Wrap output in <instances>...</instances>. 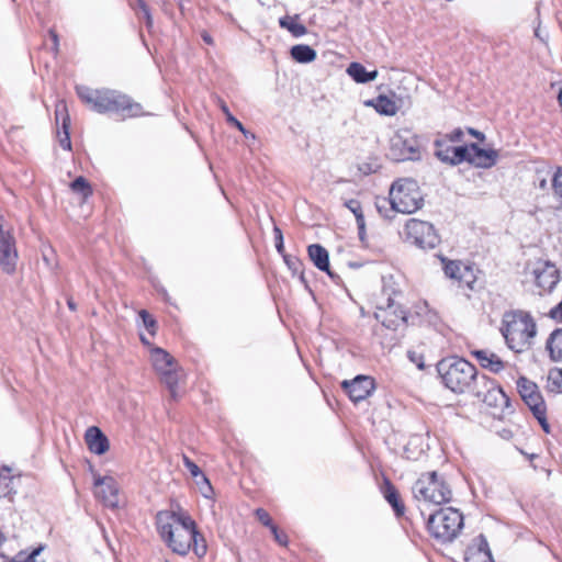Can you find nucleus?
Segmentation results:
<instances>
[{
  "label": "nucleus",
  "mask_w": 562,
  "mask_h": 562,
  "mask_svg": "<svg viewBox=\"0 0 562 562\" xmlns=\"http://www.w3.org/2000/svg\"><path fill=\"white\" fill-rule=\"evenodd\" d=\"M79 99L100 114H115L121 120L137 117L144 114L140 103L130 95L113 89H91L85 86L77 87Z\"/></svg>",
  "instance_id": "obj_1"
},
{
  "label": "nucleus",
  "mask_w": 562,
  "mask_h": 562,
  "mask_svg": "<svg viewBox=\"0 0 562 562\" xmlns=\"http://www.w3.org/2000/svg\"><path fill=\"white\" fill-rule=\"evenodd\" d=\"M437 371L445 386L453 393H473L480 385L477 369L463 358L442 359L437 363Z\"/></svg>",
  "instance_id": "obj_2"
},
{
  "label": "nucleus",
  "mask_w": 562,
  "mask_h": 562,
  "mask_svg": "<svg viewBox=\"0 0 562 562\" xmlns=\"http://www.w3.org/2000/svg\"><path fill=\"white\" fill-rule=\"evenodd\" d=\"M501 333L507 347L519 353L531 348L537 335V325L528 312L510 311L503 315Z\"/></svg>",
  "instance_id": "obj_3"
},
{
  "label": "nucleus",
  "mask_w": 562,
  "mask_h": 562,
  "mask_svg": "<svg viewBox=\"0 0 562 562\" xmlns=\"http://www.w3.org/2000/svg\"><path fill=\"white\" fill-rule=\"evenodd\" d=\"M157 529L168 548L179 555L184 557L193 550L198 558H203L207 552L206 540L201 532L173 528L171 521H165L162 514L157 516Z\"/></svg>",
  "instance_id": "obj_4"
},
{
  "label": "nucleus",
  "mask_w": 562,
  "mask_h": 562,
  "mask_svg": "<svg viewBox=\"0 0 562 562\" xmlns=\"http://www.w3.org/2000/svg\"><path fill=\"white\" fill-rule=\"evenodd\" d=\"M412 493L417 502L442 505L451 502L452 490L443 475L436 471L422 473L413 484Z\"/></svg>",
  "instance_id": "obj_5"
},
{
  "label": "nucleus",
  "mask_w": 562,
  "mask_h": 562,
  "mask_svg": "<svg viewBox=\"0 0 562 562\" xmlns=\"http://www.w3.org/2000/svg\"><path fill=\"white\" fill-rule=\"evenodd\" d=\"M392 209L404 214H412L422 209L424 196L416 180L403 178L394 181L389 192Z\"/></svg>",
  "instance_id": "obj_6"
},
{
  "label": "nucleus",
  "mask_w": 562,
  "mask_h": 562,
  "mask_svg": "<svg viewBox=\"0 0 562 562\" xmlns=\"http://www.w3.org/2000/svg\"><path fill=\"white\" fill-rule=\"evenodd\" d=\"M427 528L438 541L451 542L463 528V515L459 509L452 507L440 508L429 515Z\"/></svg>",
  "instance_id": "obj_7"
},
{
  "label": "nucleus",
  "mask_w": 562,
  "mask_h": 562,
  "mask_svg": "<svg viewBox=\"0 0 562 562\" xmlns=\"http://www.w3.org/2000/svg\"><path fill=\"white\" fill-rule=\"evenodd\" d=\"M420 143L417 134L411 128H400L390 140V156L395 161L415 160L419 158Z\"/></svg>",
  "instance_id": "obj_8"
},
{
  "label": "nucleus",
  "mask_w": 562,
  "mask_h": 562,
  "mask_svg": "<svg viewBox=\"0 0 562 562\" xmlns=\"http://www.w3.org/2000/svg\"><path fill=\"white\" fill-rule=\"evenodd\" d=\"M406 240L420 249H434L440 243L434 225L429 222L411 218L405 224Z\"/></svg>",
  "instance_id": "obj_9"
},
{
  "label": "nucleus",
  "mask_w": 562,
  "mask_h": 562,
  "mask_svg": "<svg viewBox=\"0 0 562 562\" xmlns=\"http://www.w3.org/2000/svg\"><path fill=\"white\" fill-rule=\"evenodd\" d=\"M396 294L391 296L387 294L382 302L375 306L374 317L385 328L396 330L401 324L406 323L407 313L402 305L396 301Z\"/></svg>",
  "instance_id": "obj_10"
},
{
  "label": "nucleus",
  "mask_w": 562,
  "mask_h": 562,
  "mask_svg": "<svg viewBox=\"0 0 562 562\" xmlns=\"http://www.w3.org/2000/svg\"><path fill=\"white\" fill-rule=\"evenodd\" d=\"M490 407L509 408V397L496 382L485 374L480 376V385L472 393Z\"/></svg>",
  "instance_id": "obj_11"
},
{
  "label": "nucleus",
  "mask_w": 562,
  "mask_h": 562,
  "mask_svg": "<svg viewBox=\"0 0 562 562\" xmlns=\"http://www.w3.org/2000/svg\"><path fill=\"white\" fill-rule=\"evenodd\" d=\"M19 254L16 241L10 229H4L3 217L0 216V268L7 274L16 270Z\"/></svg>",
  "instance_id": "obj_12"
},
{
  "label": "nucleus",
  "mask_w": 562,
  "mask_h": 562,
  "mask_svg": "<svg viewBox=\"0 0 562 562\" xmlns=\"http://www.w3.org/2000/svg\"><path fill=\"white\" fill-rule=\"evenodd\" d=\"M340 386L353 403H358L372 394L375 381L370 375L359 374L352 380H344Z\"/></svg>",
  "instance_id": "obj_13"
},
{
  "label": "nucleus",
  "mask_w": 562,
  "mask_h": 562,
  "mask_svg": "<svg viewBox=\"0 0 562 562\" xmlns=\"http://www.w3.org/2000/svg\"><path fill=\"white\" fill-rule=\"evenodd\" d=\"M533 281L543 291H552L559 282V270L549 261H538L531 270Z\"/></svg>",
  "instance_id": "obj_14"
},
{
  "label": "nucleus",
  "mask_w": 562,
  "mask_h": 562,
  "mask_svg": "<svg viewBox=\"0 0 562 562\" xmlns=\"http://www.w3.org/2000/svg\"><path fill=\"white\" fill-rule=\"evenodd\" d=\"M94 495L104 506L116 508L119 506V488L113 477L95 476Z\"/></svg>",
  "instance_id": "obj_15"
},
{
  "label": "nucleus",
  "mask_w": 562,
  "mask_h": 562,
  "mask_svg": "<svg viewBox=\"0 0 562 562\" xmlns=\"http://www.w3.org/2000/svg\"><path fill=\"white\" fill-rule=\"evenodd\" d=\"M517 390L521 400L532 413L536 412V408H543L546 406L544 400L535 382L520 376L517 380Z\"/></svg>",
  "instance_id": "obj_16"
},
{
  "label": "nucleus",
  "mask_w": 562,
  "mask_h": 562,
  "mask_svg": "<svg viewBox=\"0 0 562 562\" xmlns=\"http://www.w3.org/2000/svg\"><path fill=\"white\" fill-rule=\"evenodd\" d=\"M464 562H494L484 535H479L468 546L464 552Z\"/></svg>",
  "instance_id": "obj_17"
},
{
  "label": "nucleus",
  "mask_w": 562,
  "mask_h": 562,
  "mask_svg": "<svg viewBox=\"0 0 562 562\" xmlns=\"http://www.w3.org/2000/svg\"><path fill=\"white\" fill-rule=\"evenodd\" d=\"M307 255L314 266L326 272L334 282L337 283L340 280V277L330 270L329 254L325 247L319 244H312L307 247Z\"/></svg>",
  "instance_id": "obj_18"
},
{
  "label": "nucleus",
  "mask_w": 562,
  "mask_h": 562,
  "mask_svg": "<svg viewBox=\"0 0 562 562\" xmlns=\"http://www.w3.org/2000/svg\"><path fill=\"white\" fill-rule=\"evenodd\" d=\"M55 120L56 123H61V132L58 130L57 135L59 138V144L64 149L70 150L71 149V142H70V134H69V127H70V117L67 111V104L65 101H58L55 106Z\"/></svg>",
  "instance_id": "obj_19"
},
{
  "label": "nucleus",
  "mask_w": 562,
  "mask_h": 562,
  "mask_svg": "<svg viewBox=\"0 0 562 562\" xmlns=\"http://www.w3.org/2000/svg\"><path fill=\"white\" fill-rule=\"evenodd\" d=\"M85 440L88 449L98 456L104 454L110 448L109 439L97 426L87 429Z\"/></svg>",
  "instance_id": "obj_20"
},
{
  "label": "nucleus",
  "mask_w": 562,
  "mask_h": 562,
  "mask_svg": "<svg viewBox=\"0 0 562 562\" xmlns=\"http://www.w3.org/2000/svg\"><path fill=\"white\" fill-rule=\"evenodd\" d=\"M470 164L480 168H491L498 159V151L495 149H483L477 144H471Z\"/></svg>",
  "instance_id": "obj_21"
},
{
  "label": "nucleus",
  "mask_w": 562,
  "mask_h": 562,
  "mask_svg": "<svg viewBox=\"0 0 562 562\" xmlns=\"http://www.w3.org/2000/svg\"><path fill=\"white\" fill-rule=\"evenodd\" d=\"M381 492L386 502L392 506L396 517H402L405 514V505L397 488L387 477L383 480Z\"/></svg>",
  "instance_id": "obj_22"
},
{
  "label": "nucleus",
  "mask_w": 562,
  "mask_h": 562,
  "mask_svg": "<svg viewBox=\"0 0 562 562\" xmlns=\"http://www.w3.org/2000/svg\"><path fill=\"white\" fill-rule=\"evenodd\" d=\"M183 464L190 474L196 479V484L200 485L202 495L204 497H210L213 493V487L201 469L187 456H183Z\"/></svg>",
  "instance_id": "obj_23"
},
{
  "label": "nucleus",
  "mask_w": 562,
  "mask_h": 562,
  "mask_svg": "<svg viewBox=\"0 0 562 562\" xmlns=\"http://www.w3.org/2000/svg\"><path fill=\"white\" fill-rule=\"evenodd\" d=\"M472 355L476 358L482 368L488 369L493 373H498L505 368L503 360L493 352L487 350H474Z\"/></svg>",
  "instance_id": "obj_24"
},
{
  "label": "nucleus",
  "mask_w": 562,
  "mask_h": 562,
  "mask_svg": "<svg viewBox=\"0 0 562 562\" xmlns=\"http://www.w3.org/2000/svg\"><path fill=\"white\" fill-rule=\"evenodd\" d=\"M151 361L158 374L177 366L175 358L166 350L158 347L151 351Z\"/></svg>",
  "instance_id": "obj_25"
},
{
  "label": "nucleus",
  "mask_w": 562,
  "mask_h": 562,
  "mask_svg": "<svg viewBox=\"0 0 562 562\" xmlns=\"http://www.w3.org/2000/svg\"><path fill=\"white\" fill-rule=\"evenodd\" d=\"M347 74L358 83H367L378 77V70L368 71L362 64L356 61L348 66Z\"/></svg>",
  "instance_id": "obj_26"
},
{
  "label": "nucleus",
  "mask_w": 562,
  "mask_h": 562,
  "mask_svg": "<svg viewBox=\"0 0 562 562\" xmlns=\"http://www.w3.org/2000/svg\"><path fill=\"white\" fill-rule=\"evenodd\" d=\"M550 358L553 361H562V328L553 330L546 344Z\"/></svg>",
  "instance_id": "obj_27"
},
{
  "label": "nucleus",
  "mask_w": 562,
  "mask_h": 562,
  "mask_svg": "<svg viewBox=\"0 0 562 562\" xmlns=\"http://www.w3.org/2000/svg\"><path fill=\"white\" fill-rule=\"evenodd\" d=\"M291 57L301 64H308L316 59L317 54L314 48L305 44H297L291 47Z\"/></svg>",
  "instance_id": "obj_28"
},
{
  "label": "nucleus",
  "mask_w": 562,
  "mask_h": 562,
  "mask_svg": "<svg viewBox=\"0 0 562 562\" xmlns=\"http://www.w3.org/2000/svg\"><path fill=\"white\" fill-rule=\"evenodd\" d=\"M367 104L372 105L382 115L393 116L397 112L396 103L386 95H379Z\"/></svg>",
  "instance_id": "obj_29"
},
{
  "label": "nucleus",
  "mask_w": 562,
  "mask_h": 562,
  "mask_svg": "<svg viewBox=\"0 0 562 562\" xmlns=\"http://www.w3.org/2000/svg\"><path fill=\"white\" fill-rule=\"evenodd\" d=\"M279 24L282 29L288 30L294 37H300L307 33L306 26L299 22V15H285L279 20Z\"/></svg>",
  "instance_id": "obj_30"
},
{
  "label": "nucleus",
  "mask_w": 562,
  "mask_h": 562,
  "mask_svg": "<svg viewBox=\"0 0 562 562\" xmlns=\"http://www.w3.org/2000/svg\"><path fill=\"white\" fill-rule=\"evenodd\" d=\"M165 521H171L173 524V528H183L188 531H199L196 529L195 521L188 515L184 514H166L164 515Z\"/></svg>",
  "instance_id": "obj_31"
},
{
  "label": "nucleus",
  "mask_w": 562,
  "mask_h": 562,
  "mask_svg": "<svg viewBox=\"0 0 562 562\" xmlns=\"http://www.w3.org/2000/svg\"><path fill=\"white\" fill-rule=\"evenodd\" d=\"M161 382L168 387L170 396L175 400L177 397L178 386V371L177 366L170 368V370L162 371L159 373Z\"/></svg>",
  "instance_id": "obj_32"
},
{
  "label": "nucleus",
  "mask_w": 562,
  "mask_h": 562,
  "mask_svg": "<svg viewBox=\"0 0 562 562\" xmlns=\"http://www.w3.org/2000/svg\"><path fill=\"white\" fill-rule=\"evenodd\" d=\"M13 481L14 477L10 474V470L3 468L0 471V497L11 498L15 494Z\"/></svg>",
  "instance_id": "obj_33"
},
{
  "label": "nucleus",
  "mask_w": 562,
  "mask_h": 562,
  "mask_svg": "<svg viewBox=\"0 0 562 562\" xmlns=\"http://www.w3.org/2000/svg\"><path fill=\"white\" fill-rule=\"evenodd\" d=\"M442 269L445 276L451 280H454L457 283L459 281V276L461 274L464 263L459 260H449L445 257H441Z\"/></svg>",
  "instance_id": "obj_34"
},
{
  "label": "nucleus",
  "mask_w": 562,
  "mask_h": 562,
  "mask_svg": "<svg viewBox=\"0 0 562 562\" xmlns=\"http://www.w3.org/2000/svg\"><path fill=\"white\" fill-rule=\"evenodd\" d=\"M462 272L459 276L458 285L462 289H469L471 291L474 290V284L476 282V276L473 267L469 265H464Z\"/></svg>",
  "instance_id": "obj_35"
},
{
  "label": "nucleus",
  "mask_w": 562,
  "mask_h": 562,
  "mask_svg": "<svg viewBox=\"0 0 562 562\" xmlns=\"http://www.w3.org/2000/svg\"><path fill=\"white\" fill-rule=\"evenodd\" d=\"M434 146H435V156L440 161L450 165L453 147L448 146L446 139H441V138L435 139Z\"/></svg>",
  "instance_id": "obj_36"
},
{
  "label": "nucleus",
  "mask_w": 562,
  "mask_h": 562,
  "mask_svg": "<svg viewBox=\"0 0 562 562\" xmlns=\"http://www.w3.org/2000/svg\"><path fill=\"white\" fill-rule=\"evenodd\" d=\"M70 189L72 192L80 194L83 200H87L90 195H92V188L90 183L86 180V178L81 176L77 177L70 183Z\"/></svg>",
  "instance_id": "obj_37"
},
{
  "label": "nucleus",
  "mask_w": 562,
  "mask_h": 562,
  "mask_svg": "<svg viewBox=\"0 0 562 562\" xmlns=\"http://www.w3.org/2000/svg\"><path fill=\"white\" fill-rule=\"evenodd\" d=\"M471 144L469 146H458L453 147L450 165L456 166L463 161L470 162L471 159Z\"/></svg>",
  "instance_id": "obj_38"
},
{
  "label": "nucleus",
  "mask_w": 562,
  "mask_h": 562,
  "mask_svg": "<svg viewBox=\"0 0 562 562\" xmlns=\"http://www.w3.org/2000/svg\"><path fill=\"white\" fill-rule=\"evenodd\" d=\"M221 109L223 111V113L225 114L226 116V121L235 126L236 128H238L244 135L245 137H250L252 139H255V135L252 133H250L249 131H247L245 128V126L241 124V122H239L231 112H229V109L228 106L226 105V103L224 101L221 102Z\"/></svg>",
  "instance_id": "obj_39"
},
{
  "label": "nucleus",
  "mask_w": 562,
  "mask_h": 562,
  "mask_svg": "<svg viewBox=\"0 0 562 562\" xmlns=\"http://www.w3.org/2000/svg\"><path fill=\"white\" fill-rule=\"evenodd\" d=\"M283 260L285 262V265L288 266V268L293 272V273H297V272H301V277L300 279L302 281H305L304 279V274L303 272L301 271L302 270V262L301 260L295 257V256H291V255H283Z\"/></svg>",
  "instance_id": "obj_40"
},
{
  "label": "nucleus",
  "mask_w": 562,
  "mask_h": 562,
  "mask_svg": "<svg viewBox=\"0 0 562 562\" xmlns=\"http://www.w3.org/2000/svg\"><path fill=\"white\" fill-rule=\"evenodd\" d=\"M344 205L355 215L356 222L362 223L364 215L362 212L361 203L356 199H350L344 203Z\"/></svg>",
  "instance_id": "obj_41"
},
{
  "label": "nucleus",
  "mask_w": 562,
  "mask_h": 562,
  "mask_svg": "<svg viewBox=\"0 0 562 562\" xmlns=\"http://www.w3.org/2000/svg\"><path fill=\"white\" fill-rule=\"evenodd\" d=\"M552 189L554 195L561 201L562 206V168H558L552 179Z\"/></svg>",
  "instance_id": "obj_42"
},
{
  "label": "nucleus",
  "mask_w": 562,
  "mask_h": 562,
  "mask_svg": "<svg viewBox=\"0 0 562 562\" xmlns=\"http://www.w3.org/2000/svg\"><path fill=\"white\" fill-rule=\"evenodd\" d=\"M532 415L539 422L542 430L546 434H550V425L547 420V406L543 408H536V412H533Z\"/></svg>",
  "instance_id": "obj_43"
},
{
  "label": "nucleus",
  "mask_w": 562,
  "mask_h": 562,
  "mask_svg": "<svg viewBox=\"0 0 562 562\" xmlns=\"http://www.w3.org/2000/svg\"><path fill=\"white\" fill-rule=\"evenodd\" d=\"M43 547L35 548L30 554L24 555L20 552L14 559L8 560V562H36V557L42 552Z\"/></svg>",
  "instance_id": "obj_44"
},
{
  "label": "nucleus",
  "mask_w": 562,
  "mask_h": 562,
  "mask_svg": "<svg viewBox=\"0 0 562 562\" xmlns=\"http://www.w3.org/2000/svg\"><path fill=\"white\" fill-rule=\"evenodd\" d=\"M139 316L142 317L143 319V323L146 327V329L150 333V334H154L155 333V328H156V321L155 318L145 310H142L139 312Z\"/></svg>",
  "instance_id": "obj_45"
},
{
  "label": "nucleus",
  "mask_w": 562,
  "mask_h": 562,
  "mask_svg": "<svg viewBox=\"0 0 562 562\" xmlns=\"http://www.w3.org/2000/svg\"><path fill=\"white\" fill-rule=\"evenodd\" d=\"M273 235H274V245H276L277 251L281 256L285 255L284 244H283V234H282V231L278 226L273 227Z\"/></svg>",
  "instance_id": "obj_46"
},
{
  "label": "nucleus",
  "mask_w": 562,
  "mask_h": 562,
  "mask_svg": "<svg viewBox=\"0 0 562 562\" xmlns=\"http://www.w3.org/2000/svg\"><path fill=\"white\" fill-rule=\"evenodd\" d=\"M549 380L560 392H562V369L554 368L550 370Z\"/></svg>",
  "instance_id": "obj_47"
},
{
  "label": "nucleus",
  "mask_w": 562,
  "mask_h": 562,
  "mask_svg": "<svg viewBox=\"0 0 562 562\" xmlns=\"http://www.w3.org/2000/svg\"><path fill=\"white\" fill-rule=\"evenodd\" d=\"M255 515L257 519L269 529L274 526L272 518L270 517L269 513L263 508H258L255 512Z\"/></svg>",
  "instance_id": "obj_48"
},
{
  "label": "nucleus",
  "mask_w": 562,
  "mask_h": 562,
  "mask_svg": "<svg viewBox=\"0 0 562 562\" xmlns=\"http://www.w3.org/2000/svg\"><path fill=\"white\" fill-rule=\"evenodd\" d=\"M270 531L273 535L274 540L279 544H281V546L288 544V536L284 532L280 531L276 525L270 528Z\"/></svg>",
  "instance_id": "obj_49"
},
{
  "label": "nucleus",
  "mask_w": 562,
  "mask_h": 562,
  "mask_svg": "<svg viewBox=\"0 0 562 562\" xmlns=\"http://www.w3.org/2000/svg\"><path fill=\"white\" fill-rule=\"evenodd\" d=\"M463 138V131L458 127L453 130L451 133L446 134L442 139L449 140V142H461Z\"/></svg>",
  "instance_id": "obj_50"
},
{
  "label": "nucleus",
  "mask_w": 562,
  "mask_h": 562,
  "mask_svg": "<svg viewBox=\"0 0 562 562\" xmlns=\"http://www.w3.org/2000/svg\"><path fill=\"white\" fill-rule=\"evenodd\" d=\"M139 19H144L145 20V25L148 30H150L153 27V16H151V13H150V10H149V7H147L145 10H142L139 12V15H138Z\"/></svg>",
  "instance_id": "obj_51"
},
{
  "label": "nucleus",
  "mask_w": 562,
  "mask_h": 562,
  "mask_svg": "<svg viewBox=\"0 0 562 562\" xmlns=\"http://www.w3.org/2000/svg\"><path fill=\"white\" fill-rule=\"evenodd\" d=\"M549 316L555 321L562 322V301L550 310Z\"/></svg>",
  "instance_id": "obj_52"
},
{
  "label": "nucleus",
  "mask_w": 562,
  "mask_h": 562,
  "mask_svg": "<svg viewBox=\"0 0 562 562\" xmlns=\"http://www.w3.org/2000/svg\"><path fill=\"white\" fill-rule=\"evenodd\" d=\"M131 8L139 15L142 10H145L148 5L144 0H130Z\"/></svg>",
  "instance_id": "obj_53"
},
{
  "label": "nucleus",
  "mask_w": 562,
  "mask_h": 562,
  "mask_svg": "<svg viewBox=\"0 0 562 562\" xmlns=\"http://www.w3.org/2000/svg\"><path fill=\"white\" fill-rule=\"evenodd\" d=\"M357 227H358L359 239L361 240V243H364V240H366V221L362 220V223L357 222Z\"/></svg>",
  "instance_id": "obj_54"
},
{
  "label": "nucleus",
  "mask_w": 562,
  "mask_h": 562,
  "mask_svg": "<svg viewBox=\"0 0 562 562\" xmlns=\"http://www.w3.org/2000/svg\"><path fill=\"white\" fill-rule=\"evenodd\" d=\"M468 133L470 135L474 136L475 138L480 139V140H484L485 139V135L482 132H480L477 130H474L472 127L468 128Z\"/></svg>",
  "instance_id": "obj_55"
},
{
  "label": "nucleus",
  "mask_w": 562,
  "mask_h": 562,
  "mask_svg": "<svg viewBox=\"0 0 562 562\" xmlns=\"http://www.w3.org/2000/svg\"><path fill=\"white\" fill-rule=\"evenodd\" d=\"M49 35H50V38L53 41L54 48H55V50H57L58 49V45H59L58 35H57V33L54 30H49Z\"/></svg>",
  "instance_id": "obj_56"
},
{
  "label": "nucleus",
  "mask_w": 562,
  "mask_h": 562,
  "mask_svg": "<svg viewBox=\"0 0 562 562\" xmlns=\"http://www.w3.org/2000/svg\"><path fill=\"white\" fill-rule=\"evenodd\" d=\"M42 255H43V260L46 263V266L52 269L53 268V262H52V259H50L49 255L46 254L45 251H43Z\"/></svg>",
  "instance_id": "obj_57"
},
{
  "label": "nucleus",
  "mask_w": 562,
  "mask_h": 562,
  "mask_svg": "<svg viewBox=\"0 0 562 562\" xmlns=\"http://www.w3.org/2000/svg\"><path fill=\"white\" fill-rule=\"evenodd\" d=\"M67 305H68L69 310H71V311L77 310V305H76L75 301L72 300V297L67 299Z\"/></svg>",
  "instance_id": "obj_58"
},
{
  "label": "nucleus",
  "mask_w": 562,
  "mask_h": 562,
  "mask_svg": "<svg viewBox=\"0 0 562 562\" xmlns=\"http://www.w3.org/2000/svg\"><path fill=\"white\" fill-rule=\"evenodd\" d=\"M202 38H203V41H204L205 43H207V44H212V43H213V40H212L211 35H209L207 33H204V34L202 35Z\"/></svg>",
  "instance_id": "obj_59"
},
{
  "label": "nucleus",
  "mask_w": 562,
  "mask_h": 562,
  "mask_svg": "<svg viewBox=\"0 0 562 562\" xmlns=\"http://www.w3.org/2000/svg\"><path fill=\"white\" fill-rule=\"evenodd\" d=\"M539 188L540 189H546L547 188V180L546 179L540 180Z\"/></svg>",
  "instance_id": "obj_60"
},
{
  "label": "nucleus",
  "mask_w": 562,
  "mask_h": 562,
  "mask_svg": "<svg viewBox=\"0 0 562 562\" xmlns=\"http://www.w3.org/2000/svg\"><path fill=\"white\" fill-rule=\"evenodd\" d=\"M0 562H8V559L4 555H0Z\"/></svg>",
  "instance_id": "obj_61"
},
{
  "label": "nucleus",
  "mask_w": 562,
  "mask_h": 562,
  "mask_svg": "<svg viewBox=\"0 0 562 562\" xmlns=\"http://www.w3.org/2000/svg\"><path fill=\"white\" fill-rule=\"evenodd\" d=\"M559 102H560V104H561V106H562V90H561V91H560V93H559Z\"/></svg>",
  "instance_id": "obj_62"
},
{
  "label": "nucleus",
  "mask_w": 562,
  "mask_h": 562,
  "mask_svg": "<svg viewBox=\"0 0 562 562\" xmlns=\"http://www.w3.org/2000/svg\"><path fill=\"white\" fill-rule=\"evenodd\" d=\"M5 540L4 536L0 532V544Z\"/></svg>",
  "instance_id": "obj_63"
}]
</instances>
